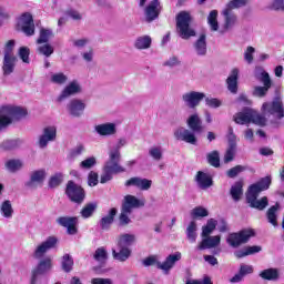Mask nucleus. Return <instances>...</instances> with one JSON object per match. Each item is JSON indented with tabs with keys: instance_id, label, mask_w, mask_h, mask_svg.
<instances>
[{
	"instance_id": "f257e3e1",
	"label": "nucleus",
	"mask_w": 284,
	"mask_h": 284,
	"mask_svg": "<svg viewBox=\"0 0 284 284\" xmlns=\"http://www.w3.org/2000/svg\"><path fill=\"white\" fill-rule=\"evenodd\" d=\"M186 125L191 131L180 126L175 129L173 133L174 138L176 141H184V143H190V145H196L197 139L195 134H201V132H203V121L199 116V113L190 115L186 120Z\"/></svg>"
},
{
	"instance_id": "f03ea898",
	"label": "nucleus",
	"mask_w": 284,
	"mask_h": 284,
	"mask_svg": "<svg viewBox=\"0 0 284 284\" xmlns=\"http://www.w3.org/2000/svg\"><path fill=\"white\" fill-rule=\"evenodd\" d=\"M233 121L237 125H250V123L260 125V128L267 125V119L251 108H244L242 111L235 113Z\"/></svg>"
},
{
	"instance_id": "7ed1b4c3",
	"label": "nucleus",
	"mask_w": 284,
	"mask_h": 284,
	"mask_svg": "<svg viewBox=\"0 0 284 284\" xmlns=\"http://www.w3.org/2000/svg\"><path fill=\"white\" fill-rule=\"evenodd\" d=\"M28 116V110L22 106L6 105L0 109V130L8 128L14 121H21Z\"/></svg>"
},
{
	"instance_id": "20e7f679",
	"label": "nucleus",
	"mask_w": 284,
	"mask_h": 284,
	"mask_svg": "<svg viewBox=\"0 0 284 284\" xmlns=\"http://www.w3.org/2000/svg\"><path fill=\"white\" fill-rule=\"evenodd\" d=\"M255 79L263 83V87L255 85L253 88V97H257V99H263L267 97V92H270V88H272V79L270 78V73L265 71L262 67L255 68Z\"/></svg>"
},
{
	"instance_id": "39448f33",
	"label": "nucleus",
	"mask_w": 284,
	"mask_h": 284,
	"mask_svg": "<svg viewBox=\"0 0 284 284\" xmlns=\"http://www.w3.org/2000/svg\"><path fill=\"white\" fill-rule=\"evenodd\" d=\"M192 16L187 11H182L176 16V30L181 39L187 40L191 37H196V31L190 27Z\"/></svg>"
},
{
	"instance_id": "423d86ee",
	"label": "nucleus",
	"mask_w": 284,
	"mask_h": 284,
	"mask_svg": "<svg viewBox=\"0 0 284 284\" xmlns=\"http://www.w3.org/2000/svg\"><path fill=\"white\" fill-rule=\"evenodd\" d=\"M262 112L265 116H274L281 120L284 119V104L283 100L278 97L274 98L272 102H264L262 104Z\"/></svg>"
},
{
	"instance_id": "0eeeda50",
	"label": "nucleus",
	"mask_w": 284,
	"mask_h": 284,
	"mask_svg": "<svg viewBox=\"0 0 284 284\" xmlns=\"http://www.w3.org/2000/svg\"><path fill=\"white\" fill-rule=\"evenodd\" d=\"M118 160H112V158H109V160L105 162L103 168V173L100 178V183H108V181H112L113 174H121L125 172V168L121 166Z\"/></svg>"
},
{
	"instance_id": "6e6552de",
	"label": "nucleus",
	"mask_w": 284,
	"mask_h": 284,
	"mask_svg": "<svg viewBox=\"0 0 284 284\" xmlns=\"http://www.w3.org/2000/svg\"><path fill=\"white\" fill-rule=\"evenodd\" d=\"M256 233L252 229H244L237 233H231L229 234L226 239V243L231 247H241V245H244V243H247L252 236H255Z\"/></svg>"
},
{
	"instance_id": "1a4fd4ad",
	"label": "nucleus",
	"mask_w": 284,
	"mask_h": 284,
	"mask_svg": "<svg viewBox=\"0 0 284 284\" xmlns=\"http://www.w3.org/2000/svg\"><path fill=\"white\" fill-rule=\"evenodd\" d=\"M52 267L53 264L51 256L41 257L38 265L31 271L30 284H37L39 276L48 274V272L52 271Z\"/></svg>"
},
{
	"instance_id": "9d476101",
	"label": "nucleus",
	"mask_w": 284,
	"mask_h": 284,
	"mask_svg": "<svg viewBox=\"0 0 284 284\" xmlns=\"http://www.w3.org/2000/svg\"><path fill=\"white\" fill-rule=\"evenodd\" d=\"M65 194L73 203H83L85 199V191L74 181L67 183Z\"/></svg>"
},
{
	"instance_id": "9b49d317",
	"label": "nucleus",
	"mask_w": 284,
	"mask_h": 284,
	"mask_svg": "<svg viewBox=\"0 0 284 284\" xmlns=\"http://www.w3.org/2000/svg\"><path fill=\"white\" fill-rule=\"evenodd\" d=\"M161 10L163 7L161 6V1L151 0L148 6L144 8V21L145 23H152V21H156L159 19V14H161Z\"/></svg>"
},
{
	"instance_id": "f8f14e48",
	"label": "nucleus",
	"mask_w": 284,
	"mask_h": 284,
	"mask_svg": "<svg viewBox=\"0 0 284 284\" xmlns=\"http://www.w3.org/2000/svg\"><path fill=\"white\" fill-rule=\"evenodd\" d=\"M57 243H59V240L54 236H49L44 242H42L40 245H38L33 252V258L37 261L43 258L50 250L57 247Z\"/></svg>"
},
{
	"instance_id": "ddd939ff",
	"label": "nucleus",
	"mask_w": 284,
	"mask_h": 284,
	"mask_svg": "<svg viewBox=\"0 0 284 284\" xmlns=\"http://www.w3.org/2000/svg\"><path fill=\"white\" fill-rule=\"evenodd\" d=\"M203 99H205V93L199 91H189L182 94V101L186 108H190V110L199 108Z\"/></svg>"
},
{
	"instance_id": "4468645a",
	"label": "nucleus",
	"mask_w": 284,
	"mask_h": 284,
	"mask_svg": "<svg viewBox=\"0 0 284 284\" xmlns=\"http://www.w3.org/2000/svg\"><path fill=\"white\" fill-rule=\"evenodd\" d=\"M55 223L61 227H65L67 234L70 236H74V234L79 233V229H77V225H79V217L77 216H60L55 220Z\"/></svg>"
},
{
	"instance_id": "2eb2a0df",
	"label": "nucleus",
	"mask_w": 284,
	"mask_h": 284,
	"mask_svg": "<svg viewBox=\"0 0 284 284\" xmlns=\"http://www.w3.org/2000/svg\"><path fill=\"white\" fill-rule=\"evenodd\" d=\"M234 9H230V7H225L222 11V14L224 17V23L220 28L219 32L221 34H225L226 32H230L234 26H236V21H239V18L236 14H234Z\"/></svg>"
},
{
	"instance_id": "dca6fc26",
	"label": "nucleus",
	"mask_w": 284,
	"mask_h": 284,
	"mask_svg": "<svg viewBox=\"0 0 284 284\" xmlns=\"http://www.w3.org/2000/svg\"><path fill=\"white\" fill-rule=\"evenodd\" d=\"M81 92V84L79 81H71L57 98L58 103H62L65 99H70V97H74V94H79Z\"/></svg>"
},
{
	"instance_id": "f3484780",
	"label": "nucleus",
	"mask_w": 284,
	"mask_h": 284,
	"mask_svg": "<svg viewBox=\"0 0 284 284\" xmlns=\"http://www.w3.org/2000/svg\"><path fill=\"white\" fill-rule=\"evenodd\" d=\"M121 207L126 212L132 213L133 210H139V207H145V199L142 197L139 200L134 195H125Z\"/></svg>"
},
{
	"instance_id": "a211bd4d",
	"label": "nucleus",
	"mask_w": 284,
	"mask_h": 284,
	"mask_svg": "<svg viewBox=\"0 0 284 284\" xmlns=\"http://www.w3.org/2000/svg\"><path fill=\"white\" fill-rule=\"evenodd\" d=\"M18 26L27 37L34 34V20L32 19V14L23 13L18 21Z\"/></svg>"
},
{
	"instance_id": "6ab92c4d",
	"label": "nucleus",
	"mask_w": 284,
	"mask_h": 284,
	"mask_svg": "<svg viewBox=\"0 0 284 284\" xmlns=\"http://www.w3.org/2000/svg\"><path fill=\"white\" fill-rule=\"evenodd\" d=\"M67 111L69 112L70 116L79 119V116H83V112H85V102H83V100L72 99L67 104Z\"/></svg>"
},
{
	"instance_id": "aec40b11",
	"label": "nucleus",
	"mask_w": 284,
	"mask_h": 284,
	"mask_svg": "<svg viewBox=\"0 0 284 284\" xmlns=\"http://www.w3.org/2000/svg\"><path fill=\"white\" fill-rule=\"evenodd\" d=\"M125 187H136L138 190H142L145 192L152 187V180L134 176L125 181Z\"/></svg>"
},
{
	"instance_id": "412c9836",
	"label": "nucleus",
	"mask_w": 284,
	"mask_h": 284,
	"mask_svg": "<svg viewBox=\"0 0 284 284\" xmlns=\"http://www.w3.org/2000/svg\"><path fill=\"white\" fill-rule=\"evenodd\" d=\"M246 201L251 207H254L255 210H260V211L265 210V207H267V205H270L267 196H264L261 200H258V193H248L247 192Z\"/></svg>"
},
{
	"instance_id": "4be33fe9",
	"label": "nucleus",
	"mask_w": 284,
	"mask_h": 284,
	"mask_svg": "<svg viewBox=\"0 0 284 284\" xmlns=\"http://www.w3.org/2000/svg\"><path fill=\"white\" fill-rule=\"evenodd\" d=\"M57 139V128L55 126H47L43 129L42 135L39 138V148H48V143L54 141Z\"/></svg>"
},
{
	"instance_id": "5701e85b",
	"label": "nucleus",
	"mask_w": 284,
	"mask_h": 284,
	"mask_svg": "<svg viewBox=\"0 0 284 284\" xmlns=\"http://www.w3.org/2000/svg\"><path fill=\"white\" fill-rule=\"evenodd\" d=\"M229 148L224 154V163H230L234 161V156L236 154V135H234V130H229Z\"/></svg>"
},
{
	"instance_id": "b1692460",
	"label": "nucleus",
	"mask_w": 284,
	"mask_h": 284,
	"mask_svg": "<svg viewBox=\"0 0 284 284\" xmlns=\"http://www.w3.org/2000/svg\"><path fill=\"white\" fill-rule=\"evenodd\" d=\"M270 185H272V176L262 178L256 183L252 184L248 187V193L251 194H261V192H265V190H270Z\"/></svg>"
},
{
	"instance_id": "393cba45",
	"label": "nucleus",
	"mask_w": 284,
	"mask_h": 284,
	"mask_svg": "<svg viewBox=\"0 0 284 284\" xmlns=\"http://www.w3.org/2000/svg\"><path fill=\"white\" fill-rule=\"evenodd\" d=\"M47 176L48 173L44 169L31 172L30 180L27 182V187H37V185H43V181H45Z\"/></svg>"
},
{
	"instance_id": "a878e982",
	"label": "nucleus",
	"mask_w": 284,
	"mask_h": 284,
	"mask_svg": "<svg viewBox=\"0 0 284 284\" xmlns=\"http://www.w3.org/2000/svg\"><path fill=\"white\" fill-rule=\"evenodd\" d=\"M112 256L114 261H118L119 263H125L132 256V248L128 246H118L116 248H112Z\"/></svg>"
},
{
	"instance_id": "bb28decb",
	"label": "nucleus",
	"mask_w": 284,
	"mask_h": 284,
	"mask_svg": "<svg viewBox=\"0 0 284 284\" xmlns=\"http://www.w3.org/2000/svg\"><path fill=\"white\" fill-rule=\"evenodd\" d=\"M193 50L197 57H205V54H207V36H205V33L200 34L195 40Z\"/></svg>"
},
{
	"instance_id": "cd10ccee",
	"label": "nucleus",
	"mask_w": 284,
	"mask_h": 284,
	"mask_svg": "<svg viewBox=\"0 0 284 284\" xmlns=\"http://www.w3.org/2000/svg\"><path fill=\"white\" fill-rule=\"evenodd\" d=\"M94 131L100 136H114L116 134V124L115 123H103L94 126Z\"/></svg>"
},
{
	"instance_id": "c85d7f7f",
	"label": "nucleus",
	"mask_w": 284,
	"mask_h": 284,
	"mask_svg": "<svg viewBox=\"0 0 284 284\" xmlns=\"http://www.w3.org/2000/svg\"><path fill=\"white\" fill-rule=\"evenodd\" d=\"M221 245V235L206 236L196 246V250H212V247H219Z\"/></svg>"
},
{
	"instance_id": "c756f323",
	"label": "nucleus",
	"mask_w": 284,
	"mask_h": 284,
	"mask_svg": "<svg viewBox=\"0 0 284 284\" xmlns=\"http://www.w3.org/2000/svg\"><path fill=\"white\" fill-rule=\"evenodd\" d=\"M178 261H181V252L169 255L163 263H158V270H163V272H170V270L174 267Z\"/></svg>"
},
{
	"instance_id": "7c9ffc66",
	"label": "nucleus",
	"mask_w": 284,
	"mask_h": 284,
	"mask_svg": "<svg viewBox=\"0 0 284 284\" xmlns=\"http://www.w3.org/2000/svg\"><path fill=\"white\" fill-rule=\"evenodd\" d=\"M195 181L197 183V187H200V190H207L210 187H212V185H214V182L212 181V176H210V174L199 171L196 176H195Z\"/></svg>"
},
{
	"instance_id": "2f4dec72",
	"label": "nucleus",
	"mask_w": 284,
	"mask_h": 284,
	"mask_svg": "<svg viewBox=\"0 0 284 284\" xmlns=\"http://www.w3.org/2000/svg\"><path fill=\"white\" fill-rule=\"evenodd\" d=\"M125 145H128V140L125 138L119 139L118 143L110 149L109 159L121 162V148H125Z\"/></svg>"
},
{
	"instance_id": "473e14b6",
	"label": "nucleus",
	"mask_w": 284,
	"mask_h": 284,
	"mask_svg": "<svg viewBox=\"0 0 284 284\" xmlns=\"http://www.w3.org/2000/svg\"><path fill=\"white\" fill-rule=\"evenodd\" d=\"M17 61H18V59L16 58V55L4 54L2 70H3V74L6 77H8V75L12 74V72H14Z\"/></svg>"
},
{
	"instance_id": "72a5a7b5",
	"label": "nucleus",
	"mask_w": 284,
	"mask_h": 284,
	"mask_svg": "<svg viewBox=\"0 0 284 284\" xmlns=\"http://www.w3.org/2000/svg\"><path fill=\"white\" fill-rule=\"evenodd\" d=\"M278 210H281V204L277 202L266 211V219L273 227H278Z\"/></svg>"
},
{
	"instance_id": "f704fd0d",
	"label": "nucleus",
	"mask_w": 284,
	"mask_h": 284,
	"mask_svg": "<svg viewBox=\"0 0 284 284\" xmlns=\"http://www.w3.org/2000/svg\"><path fill=\"white\" fill-rule=\"evenodd\" d=\"M227 90L232 92V94H236L239 92V69H233L231 71L230 77L226 79Z\"/></svg>"
},
{
	"instance_id": "c9c22d12",
	"label": "nucleus",
	"mask_w": 284,
	"mask_h": 284,
	"mask_svg": "<svg viewBox=\"0 0 284 284\" xmlns=\"http://www.w3.org/2000/svg\"><path fill=\"white\" fill-rule=\"evenodd\" d=\"M134 243H136V235L124 233L118 237L116 245L118 247H130Z\"/></svg>"
},
{
	"instance_id": "e433bc0d",
	"label": "nucleus",
	"mask_w": 284,
	"mask_h": 284,
	"mask_svg": "<svg viewBox=\"0 0 284 284\" xmlns=\"http://www.w3.org/2000/svg\"><path fill=\"white\" fill-rule=\"evenodd\" d=\"M0 215L2 219H12V216H14V209L12 207V202L10 200H4L0 204Z\"/></svg>"
},
{
	"instance_id": "4c0bfd02",
	"label": "nucleus",
	"mask_w": 284,
	"mask_h": 284,
	"mask_svg": "<svg viewBox=\"0 0 284 284\" xmlns=\"http://www.w3.org/2000/svg\"><path fill=\"white\" fill-rule=\"evenodd\" d=\"M118 210L112 207L108 215L100 220V227L101 230H110V225L114 223V216H116Z\"/></svg>"
},
{
	"instance_id": "58836bf2",
	"label": "nucleus",
	"mask_w": 284,
	"mask_h": 284,
	"mask_svg": "<svg viewBox=\"0 0 284 284\" xmlns=\"http://www.w3.org/2000/svg\"><path fill=\"white\" fill-rule=\"evenodd\" d=\"M152 45V38L150 36L138 37L134 41L136 50H148Z\"/></svg>"
},
{
	"instance_id": "ea45409f",
	"label": "nucleus",
	"mask_w": 284,
	"mask_h": 284,
	"mask_svg": "<svg viewBox=\"0 0 284 284\" xmlns=\"http://www.w3.org/2000/svg\"><path fill=\"white\" fill-rule=\"evenodd\" d=\"M230 194H231L233 201H235V202L241 201V196H243V181L242 180H239L231 186Z\"/></svg>"
},
{
	"instance_id": "a19ab883",
	"label": "nucleus",
	"mask_w": 284,
	"mask_h": 284,
	"mask_svg": "<svg viewBox=\"0 0 284 284\" xmlns=\"http://www.w3.org/2000/svg\"><path fill=\"white\" fill-rule=\"evenodd\" d=\"M207 23L210 26L211 32H219V11L212 10L207 16Z\"/></svg>"
},
{
	"instance_id": "79ce46f5",
	"label": "nucleus",
	"mask_w": 284,
	"mask_h": 284,
	"mask_svg": "<svg viewBox=\"0 0 284 284\" xmlns=\"http://www.w3.org/2000/svg\"><path fill=\"white\" fill-rule=\"evenodd\" d=\"M94 261L98 263H106L109 255H108V248L104 246L98 247L93 254Z\"/></svg>"
},
{
	"instance_id": "37998d69",
	"label": "nucleus",
	"mask_w": 284,
	"mask_h": 284,
	"mask_svg": "<svg viewBox=\"0 0 284 284\" xmlns=\"http://www.w3.org/2000/svg\"><path fill=\"white\" fill-rule=\"evenodd\" d=\"M98 204L95 202L88 203L83 206L80 214L82 219H90L94 212H97Z\"/></svg>"
},
{
	"instance_id": "c03bdc74",
	"label": "nucleus",
	"mask_w": 284,
	"mask_h": 284,
	"mask_svg": "<svg viewBox=\"0 0 284 284\" xmlns=\"http://www.w3.org/2000/svg\"><path fill=\"white\" fill-rule=\"evenodd\" d=\"M196 222H190L189 226L186 227V239L190 241V243H196Z\"/></svg>"
},
{
	"instance_id": "a18cd8bd",
	"label": "nucleus",
	"mask_w": 284,
	"mask_h": 284,
	"mask_svg": "<svg viewBox=\"0 0 284 284\" xmlns=\"http://www.w3.org/2000/svg\"><path fill=\"white\" fill-rule=\"evenodd\" d=\"M61 267L63 272H72V267H74V260L71 257L70 254H64L62 256Z\"/></svg>"
},
{
	"instance_id": "49530a36",
	"label": "nucleus",
	"mask_w": 284,
	"mask_h": 284,
	"mask_svg": "<svg viewBox=\"0 0 284 284\" xmlns=\"http://www.w3.org/2000/svg\"><path fill=\"white\" fill-rule=\"evenodd\" d=\"M260 276L264 281H278V271L276 268L264 270L260 273Z\"/></svg>"
},
{
	"instance_id": "de8ad7c7",
	"label": "nucleus",
	"mask_w": 284,
	"mask_h": 284,
	"mask_svg": "<svg viewBox=\"0 0 284 284\" xmlns=\"http://www.w3.org/2000/svg\"><path fill=\"white\" fill-rule=\"evenodd\" d=\"M130 214H132V212L121 207V213L119 215L120 227H125V225H130L132 223V220L130 219Z\"/></svg>"
},
{
	"instance_id": "09e8293b",
	"label": "nucleus",
	"mask_w": 284,
	"mask_h": 284,
	"mask_svg": "<svg viewBox=\"0 0 284 284\" xmlns=\"http://www.w3.org/2000/svg\"><path fill=\"white\" fill-rule=\"evenodd\" d=\"M207 162L213 168H221V155L219 151H213L206 155Z\"/></svg>"
},
{
	"instance_id": "8fccbe9b",
	"label": "nucleus",
	"mask_w": 284,
	"mask_h": 284,
	"mask_svg": "<svg viewBox=\"0 0 284 284\" xmlns=\"http://www.w3.org/2000/svg\"><path fill=\"white\" fill-rule=\"evenodd\" d=\"M63 183V173L59 172L50 176L48 185L51 189L59 187Z\"/></svg>"
},
{
	"instance_id": "3c124183",
	"label": "nucleus",
	"mask_w": 284,
	"mask_h": 284,
	"mask_svg": "<svg viewBox=\"0 0 284 284\" xmlns=\"http://www.w3.org/2000/svg\"><path fill=\"white\" fill-rule=\"evenodd\" d=\"M216 220L210 219L205 226L202 227V236L207 237L210 234L216 230Z\"/></svg>"
},
{
	"instance_id": "603ef678",
	"label": "nucleus",
	"mask_w": 284,
	"mask_h": 284,
	"mask_svg": "<svg viewBox=\"0 0 284 284\" xmlns=\"http://www.w3.org/2000/svg\"><path fill=\"white\" fill-rule=\"evenodd\" d=\"M191 216L192 219H205V216H210V212L203 206H196L191 211Z\"/></svg>"
},
{
	"instance_id": "864d4df0",
	"label": "nucleus",
	"mask_w": 284,
	"mask_h": 284,
	"mask_svg": "<svg viewBox=\"0 0 284 284\" xmlns=\"http://www.w3.org/2000/svg\"><path fill=\"white\" fill-rule=\"evenodd\" d=\"M51 83H54L55 85H65V83H68V75L63 72L53 73L51 75Z\"/></svg>"
},
{
	"instance_id": "5fc2aeb1",
	"label": "nucleus",
	"mask_w": 284,
	"mask_h": 284,
	"mask_svg": "<svg viewBox=\"0 0 284 284\" xmlns=\"http://www.w3.org/2000/svg\"><path fill=\"white\" fill-rule=\"evenodd\" d=\"M51 37H54V34L52 33V30L42 28L40 30V37L38 38L37 43L38 44L48 43Z\"/></svg>"
},
{
	"instance_id": "6e6d98bb",
	"label": "nucleus",
	"mask_w": 284,
	"mask_h": 284,
	"mask_svg": "<svg viewBox=\"0 0 284 284\" xmlns=\"http://www.w3.org/2000/svg\"><path fill=\"white\" fill-rule=\"evenodd\" d=\"M6 168L9 172H19L23 168L21 160H9L6 162Z\"/></svg>"
},
{
	"instance_id": "4d7b16f0",
	"label": "nucleus",
	"mask_w": 284,
	"mask_h": 284,
	"mask_svg": "<svg viewBox=\"0 0 284 284\" xmlns=\"http://www.w3.org/2000/svg\"><path fill=\"white\" fill-rule=\"evenodd\" d=\"M38 52L39 54H43V57H52V54H54V47L51 44H43L38 47Z\"/></svg>"
},
{
	"instance_id": "13d9d810",
	"label": "nucleus",
	"mask_w": 284,
	"mask_h": 284,
	"mask_svg": "<svg viewBox=\"0 0 284 284\" xmlns=\"http://www.w3.org/2000/svg\"><path fill=\"white\" fill-rule=\"evenodd\" d=\"M245 170H247V166L236 165V166L230 169L226 172V175L229 176V179H236V176H239V174H241V172H245Z\"/></svg>"
},
{
	"instance_id": "bf43d9fd",
	"label": "nucleus",
	"mask_w": 284,
	"mask_h": 284,
	"mask_svg": "<svg viewBox=\"0 0 284 284\" xmlns=\"http://www.w3.org/2000/svg\"><path fill=\"white\" fill-rule=\"evenodd\" d=\"M256 53V49L254 47H247L244 51V61L252 65L254 63V54Z\"/></svg>"
},
{
	"instance_id": "052dcab7",
	"label": "nucleus",
	"mask_w": 284,
	"mask_h": 284,
	"mask_svg": "<svg viewBox=\"0 0 284 284\" xmlns=\"http://www.w3.org/2000/svg\"><path fill=\"white\" fill-rule=\"evenodd\" d=\"M149 155L154 161H161V159H163V150L161 149V146H153L149 150Z\"/></svg>"
},
{
	"instance_id": "680f3d73",
	"label": "nucleus",
	"mask_w": 284,
	"mask_h": 284,
	"mask_svg": "<svg viewBox=\"0 0 284 284\" xmlns=\"http://www.w3.org/2000/svg\"><path fill=\"white\" fill-rule=\"evenodd\" d=\"M250 3V0H231L226 7L231 10H237L239 8H245Z\"/></svg>"
},
{
	"instance_id": "e2e57ef3",
	"label": "nucleus",
	"mask_w": 284,
	"mask_h": 284,
	"mask_svg": "<svg viewBox=\"0 0 284 284\" xmlns=\"http://www.w3.org/2000/svg\"><path fill=\"white\" fill-rule=\"evenodd\" d=\"M18 57L24 63H30V49L28 47H21L18 51Z\"/></svg>"
},
{
	"instance_id": "0e129e2a",
	"label": "nucleus",
	"mask_w": 284,
	"mask_h": 284,
	"mask_svg": "<svg viewBox=\"0 0 284 284\" xmlns=\"http://www.w3.org/2000/svg\"><path fill=\"white\" fill-rule=\"evenodd\" d=\"M159 263L161 262H159V256L156 255H150L142 261V265H144V267H150L152 265H156V267H159Z\"/></svg>"
},
{
	"instance_id": "69168bd1",
	"label": "nucleus",
	"mask_w": 284,
	"mask_h": 284,
	"mask_svg": "<svg viewBox=\"0 0 284 284\" xmlns=\"http://www.w3.org/2000/svg\"><path fill=\"white\" fill-rule=\"evenodd\" d=\"M268 8L275 12H284V0H273Z\"/></svg>"
},
{
	"instance_id": "338daca9",
	"label": "nucleus",
	"mask_w": 284,
	"mask_h": 284,
	"mask_svg": "<svg viewBox=\"0 0 284 284\" xmlns=\"http://www.w3.org/2000/svg\"><path fill=\"white\" fill-rule=\"evenodd\" d=\"M205 99V105H207V108H221V105H223V102L216 98H204Z\"/></svg>"
},
{
	"instance_id": "774afa93",
	"label": "nucleus",
	"mask_w": 284,
	"mask_h": 284,
	"mask_svg": "<svg viewBox=\"0 0 284 284\" xmlns=\"http://www.w3.org/2000/svg\"><path fill=\"white\" fill-rule=\"evenodd\" d=\"M93 165H97V159L93 156L80 163V168H84V170H90V168H93Z\"/></svg>"
}]
</instances>
